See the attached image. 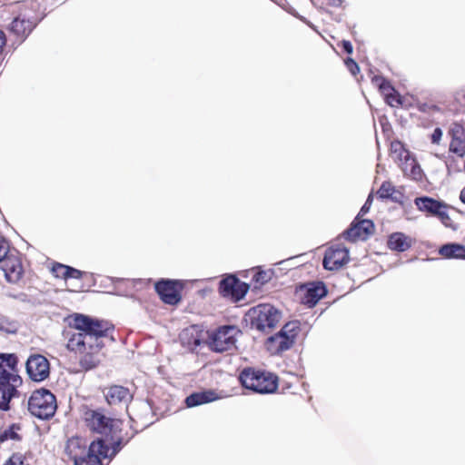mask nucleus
Returning a JSON list of instances; mask_svg holds the SVG:
<instances>
[{"mask_svg": "<svg viewBox=\"0 0 465 465\" xmlns=\"http://www.w3.org/2000/svg\"><path fill=\"white\" fill-rule=\"evenodd\" d=\"M153 421H147V420H144L143 422V425L146 427L148 426L149 424H152Z\"/></svg>", "mask_w": 465, "mask_h": 465, "instance_id": "nucleus-51", "label": "nucleus"}, {"mask_svg": "<svg viewBox=\"0 0 465 465\" xmlns=\"http://www.w3.org/2000/svg\"><path fill=\"white\" fill-rule=\"evenodd\" d=\"M449 134L451 137L450 152L463 157L465 155V127L459 123H453L450 127Z\"/></svg>", "mask_w": 465, "mask_h": 465, "instance_id": "nucleus-16", "label": "nucleus"}, {"mask_svg": "<svg viewBox=\"0 0 465 465\" xmlns=\"http://www.w3.org/2000/svg\"><path fill=\"white\" fill-rule=\"evenodd\" d=\"M292 345V336L289 338L278 333L270 336L265 342L267 351L273 355L288 351Z\"/></svg>", "mask_w": 465, "mask_h": 465, "instance_id": "nucleus-19", "label": "nucleus"}, {"mask_svg": "<svg viewBox=\"0 0 465 465\" xmlns=\"http://www.w3.org/2000/svg\"><path fill=\"white\" fill-rule=\"evenodd\" d=\"M391 153L392 158L398 162L399 165L410 158L412 154L410 151L404 148L403 144L400 141H394L391 143Z\"/></svg>", "mask_w": 465, "mask_h": 465, "instance_id": "nucleus-28", "label": "nucleus"}, {"mask_svg": "<svg viewBox=\"0 0 465 465\" xmlns=\"http://www.w3.org/2000/svg\"><path fill=\"white\" fill-rule=\"evenodd\" d=\"M35 26V23L33 20L19 15L12 21L10 31L23 41Z\"/></svg>", "mask_w": 465, "mask_h": 465, "instance_id": "nucleus-22", "label": "nucleus"}, {"mask_svg": "<svg viewBox=\"0 0 465 465\" xmlns=\"http://www.w3.org/2000/svg\"><path fill=\"white\" fill-rule=\"evenodd\" d=\"M329 4L332 6L338 7L342 4V0H328Z\"/></svg>", "mask_w": 465, "mask_h": 465, "instance_id": "nucleus-48", "label": "nucleus"}, {"mask_svg": "<svg viewBox=\"0 0 465 465\" xmlns=\"http://www.w3.org/2000/svg\"><path fill=\"white\" fill-rule=\"evenodd\" d=\"M442 137V131L440 128L437 127L433 130V133L431 134V143H439L440 139Z\"/></svg>", "mask_w": 465, "mask_h": 465, "instance_id": "nucleus-43", "label": "nucleus"}, {"mask_svg": "<svg viewBox=\"0 0 465 465\" xmlns=\"http://www.w3.org/2000/svg\"><path fill=\"white\" fill-rule=\"evenodd\" d=\"M80 411L86 427L93 432L107 437L116 426V420L106 416L101 409L93 410L83 405Z\"/></svg>", "mask_w": 465, "mask_h": 465, "instance_id": "nucleus-6", "label": "nucleus"}, {"mask_svg": "<svg viewBox=\"0 0 465 465\" xmlns=\"http://www.w3.org/2000/svg\"><path fill=\"white\" fill-rule=\"evenodd\" d=\"M19 328V322L6 316H0V331L6 333H15Z\"/></svg>", "mask_w": 465, "mask_h": 465, "instance_id": "nucleus-30", "label": "nucleus"}, {"mask_svg": "<svg viewBox=\"0 0 465 465\" xmlns=\"http://www.w3.org/2000/svg\"><path fill=\"white\" fill-rule=\"evenodd\" d=\"M373 81L376 83V84L379 86L381 92L387 97L389 94L395 93L394 88L391 85V84L386 81L382 77L375 76L373 78Z\"/></svg>", "mask_w": 465, "mask_h": 465, "instance_id": "nucleus-33", "label": "nucleus"}, {"mask_svg": "<svg viewBox=\"0 0 465 465\" xmlns=\"http://www.w3.org/2000/svg\"><path fill=\"white\" fill-rule=\"evenodd\" d=\"M106 452L100 442H91L85 458H83L74 465H102L101 459H106Z\"/></svg>", "mask_w": 465, "mask_h": 465, "instance_id": "nucleus-21", "label": "nucleus"}, {"mask_svg": "<svg viewBox=\"0 0 465 465\" xmlns=\"http://www.w3.org/2000/svg\"><path fill=\"white\" fill-rule=\"evenodd\" d=\"M249 290V286L241 282L236 276L229 275L223 279L219 284V292L222 296L234 301L242 299Z\"/></svg>", "mask_w": 465, "mask_h": 465, "instance_id": "nucleus-9", "label": "nucleus"}, {"mask_svg": "<svg viewBox=\"0 0 465 465\" xmlns=\"http://www.w3.org/2000/svg\"><path fill=\"white\" fill-rule=\"evenodd\" d=\"M71 327L76 331L67 332V349L70 351H85L86 346L92 350H101L104 343L101 338L106 337L113 326L105 321L88 315L75 313L72 316Z\"/></svg>", "mask_w": 465, "mask_h": 465, "instance_id": "nucleus-1", "label": "nucleus"}, {"mask_svg": "<svg viewBox=\"0 0 465 465\" xmlns=\"http://www.w3.org/2000/svg\"><path fill=\"white\" fill-rule=\"evenodd\" d=\"M386 100H387V103L391 106H394L395 104H401V98L399 97L398 94H395L394 93L389 94V96L386 97Z\"/></svg>", "mask_w": 465, "mask_h": 465, "instance_id": "nucleus-42", "label": "nucleus"}, {"mask_svg": "<svg viewBox=\"0 0 465 465\" xmlns=\"http://www.w3.org/2000/svg\"><path fill=\"white\" fill-rule=\"evenodd\" d=\"M0 262L1 269L7 282L15 283L21 279L23 268L16 257L6 255Z\"/></svg>", "mask_w": 465, "mask_h": 465, "instance_id": "nucleus-18", "label": "nucleus"}, {"mask_svg": "<svg viewBox=\"0 0 465 465\" xmlns=\"http://www.w3.org/2000/svg\"><path fill=\"white\" fill-rule=\"evenodd\" d=\"M101 350H92L86 346L85 351H74L75 352H80L83 356L80 358L79 364L81 368L84 371H89L94 369L100 362L99 351Z\"/></svg>", "mask_w": 465, "mask_h": 465, "instance_id": "nucleus-23", "label": "nucleus"}, {"mask_svg": "<svg viewBox=\"0 0 465 465\" xmlns=\"http://www.w3.org/2000/svg\"><path fill=\"white\" fill-rule=\"evenodd\" d=\"M460 95L462 96L463 103H464V104H465V88L461 90V92H460Z\"/></svg>", "mask_w": 465, "mask_h": 465, "instance_id": "nucleus-50", "label": "nucleus"}, {"mask_svg": "<svg viewBox=\"0 0 465 465\" xmlns=\"http://www.w3.org/2000/svg\"><path fill=\"white\" fill-rule=\"evenodd\" d=\"M176 281L164 279L155 283V291L164 303L174 305L180 302L181 296L176 289Z\"/></svg>", "mask_w": 465, "mask_h": 465, "instance_id": "nucleus-15", "label": "nucleus"}, {"mask_svg": "<svg viewBox=\"0 0 465 465\" xmlns=\"http://www.w3.org/2000/svg\"><path fill=\"white\" fill-rule=\"evenodd\" d=\"M239 380L241 384L254 392L266 394L277 389V379L272 374L252 368L243 369Z\"/></svg>", "mask_w": 465, "mask_h": 465, "instance_id": "nucleus-4", "label": "nucleus"}, {"mask_svg": "<svg viewBox=\"0 0 465 465\" xmlns=\"http://www.w3.org/2000/svg\"><path fill=\"white\" fill-rule=\"evenodd\" d=\"M65 451L73 460L74 464L83 458L86 457L88 449H86V442L84 439L79 437H73L68 440Z\"/></svg>", "mask_w": 465, "mask_h": 465, "instance_id": "nucleus-20", "label": "nucleus"}, {"mask_svg": "<svg viewBox=\"0 0 465 465\" xmlns=\"http://www.w3.org/2000/svg\"><path fill=\"white\" fill-rule=\"evenodd\" d=\"M388 246L391 250L397 252H404L410 248L407 237L402 232L392 233L388 240Z\"/></svg>", "mask_w": 465, "mask_h": 465, "instance_id": "nucleus-27", "label": "nucleus"}, {"mask_svg": "<svg viewBox=\"0 0 465 465\" xmlns=\"http://www.w3.org/2000/svg\"><path fill=\"white\" fill-rule=\"evenodd\" d=\"M238 330L234 326L225 325L207 334L206 344L215 352H224L235 348Z\"/></svg>", "mask_w": 465, "mask_h": 465, "instance_id": "nucleus-7", "label": "nucleus"}, {"mask_svg": "<svg viewBox=\"0 0 465 465\" xmlns=\"http://www.w3.org/2000/svg\"><path fill=\"white\" fill-rule=\"evenodd\" d=\"M282 319V312L273 305L260 303L248 310L245 321L250 328L262 333L272 331Z\"/></svg>", "mask_w": 465, "mask_h": 465, "instance_id": "nucleus-3", "label": "nucleus"}, {"mask_svg": "<svg viewBox=\"0 0 465 465\" xmlns=\"http://www.w3.org/2000/svg\"><path fill=\"white\" fill-rule=\"evenodd\" d=\"M17 357L14 353L0 354V410L8 411L22 379L16 374Z\"/></svg>", "mask_w": 465, "mask_h": 465, "instance_id": "nucleus-2", "label": "nucleus"}, {"mask_svg": "<svg viewBox=\"0 0 465 465\" xmlns=\"http://www.w3.org/2000/svg\"><path fill=\"white\" fill-rule=\"evenodd\" d=\"M414 203L419 211L439 218L445 226H449L450 218L447 212L448 204L444 202L429 196H420L414 199Z\"/></svg>", "mask_w": 465, "mask_h": 465, "instance_id": "nucleus-8", "label": "nucleus"}, {"mask_svg": "<svg viewBox=\"0 0 465 465\" xmlns=\"http://www.w3.org/2000/svg\"><path fill=\"white\" fill-rule=\"evenodd\" d=\"M26 371L33 381H42L49 376V361L43 355H31L26 361Z\"/></svg>", "mask_w": 465, "mask_h": 465, "instance_id": "nucleus-12", "label": "nucleus"}, {"mask_svg": "<svg viewBox=\"0 0 465 465\" xmlns=\"http://www.w3.org/2000/svg\"><path fill=\"white\" fill-rule=\"evenodd\" d=\"M371 202H372V196L369 195V197L367 198L364 205L361 207L360 213H362V214L366 213L369 211V209H370Z\"/></svg>", "mask_w": 465, "mask_h": 465, "instance_id": "nucleus-44", "label": "nucleus"}, {"mask_svg": "<svg viewBox=\"0 0 465 465\" xmlns=\"http://www.w3.org/2000/svg\"><path fill=\"white\" fill-rule=\"evenodd\" d=\"M216 399V394L213 391L193 392L186 397L185 404L188 408H193L202 404L212 402Z\"/></svg>", "mask_w": 465, "mask_h": 465, "instance_id": "nucleus-24", "label": "nucleus"}, {"mask_svg": "<svg viewBox=\"0 0 465 465\" xmlns=\"http://www.w3.org/2000/svg\"><path fill=\"white\" fill-rule=\"evenodd\" d=\"M84 272L78 269L68 266V273L67 279H81L83 277Z\"/></svg>", "mask_w": 465, "mask_h": 465, "instance_id": "nucleus-41", "label": "nucleus"}, {"mask_svg": "<svg viewBox=\"0 0 465 465\" xmlns=\"http://www.w3.org/2000/svg\"><path fill=\"white\" fill-rule=\"evenodd\" d=\"M140 409L146 413L151 412V407L147 403H142Z\"/></svg>", "mask_w": 465, "mask_h": 465, "instance_id": "nucleus-47", "label": "nucleus"}, {"mask_svg": "<svg viewBox=\"0 0 465 465\" xmlns=\"http://www.w3.org/2000/svg\"><path fill=\"white\" fill-rule=\"evenodd\" d=\"M297 293L301 302L309 308L314 307L318 302L326 295L327 290L325 285L321 282H309L302 285Z\"/></svg>", "mask_w": 465, "mask_h": 465, "instance_id": "nucleus-10", "label": "nucleus"}, {"mask_svg": "<svg viewBox=\"0 0 465 465\" xmlns=\"http://www.w3.org/2000/svg\"><path fill=\"white\" fill-rule=\"evenodd\" d=\"M349 261V250L337 244L330 247L324 254L322 264L324 269L335 271L341 268Z\"/></svg>", "mask_w": 465, "mask_h": 465, "instance_id": "nucleus-11", "label": "nucleus"}, {"mask_svg": "<svg viewBox=\"0 0 465 465\" xmlns=\"http://www.w3.org/2000/svg\"><path fill=\"white\" fill-rule=\"evenodd\" d=\"M460 199L463 203H465V187L461 190L460 193Z\"/></svg>", "mask_w": 465, "mask_h": 465, "instance_id": "nucleus-49", "label": "nucleus"}, {"mask_svg": "<svg viewBox=\"0 0 465 465\" xmlns=\"http://www.w3.org/2000/svg\"><path fill=\"white\" fill-rule=\"evenodd\" d=\"M393 188L394 186L392 185L391 183L383 182L377 192L379 198L389 199V197L391 195Z\"/></svg>", "mask_w": 465, "mask_h": 465, "instance_id": "nucleus-34", "label": "nucleus"}, {"mask_svg": "<svg viewBox=\"0 0 465 465\" xmlns=\"http://www.w3.org/2000/svg\"><path fill=\"white\" fill-rule=\"evenodd\" d=\"M389 199L391 200L393 203L402 204L404 200V194L394 187L391 192V195L389 197Z\"/></svg>", "mask_w": 465, "mask_h": 465, "instance_id": "nucleus-39", "label": "nucleus"}, {"mask_svg": "<svg viewBox=\"0 0 465 465\" xmlns=\"http://www.w3.org/2000/svg\"><path fill=\"white\" fill-rule=\"evenodd\" d=\"M52 272L56 278L67 280L68 266L62 263H56L53 266Z\"/></svg>", "mask_w": 465, "mask_h": 465, "instance_id": "nucleus-36", "label": "nucleus"}, {"mask_svg": "<svg viewBox=\"0 0 465 465\" xmlns=\"http://www.w3.org/2000/svg\"><path fill=\"white\" fill-rule=\"evenodd\" d=\"M439 253L447 259H465V245L456 242L443 244Z\"/></svg>", "mask_w": 465, "mask_h": 465, "instance_id": "nucleus-26", "label": "nucleus"}, {"mask_svg": "<svg viewBox=\"0 0 465 465\" xmlns=\"http://www.w3.org/2000/svg\"><path fill=\"white\" fill-rule=\"evenodd\" d=\"M342 48L347 54H351L353 51L352 45L350 41L343 40L341 42Z\"/></svg>", "mask_w": 465, "mask_h": 465, "instance_id": "nucleus-46", "label": "nucleus"}, {"mask_svg": "<svg viewBox=\"0 0 465 465\" xmlns=\"http://www.w3.org/2000/svg\"><path fill=\"white\" fill-rule=\"evenodd\" d=\"M208 332L198 325L189 326L182 331L179 335L182 345L190 351L195 350L203 342H206Z\"/></svg>", "mask_w": 465, "mask_h": 465, "instance_id": "nucleus-14", "label": "nucleus"}, {"mask_svg": "<svg viewBox=\"0 0 465 465\" xmlns=\"http://www.w3.org/2000/svg\"><path fill=\"white\" fill-rule=\"evenodd\" d=\"M405 176L414 180V181H421L422 179V170L418 163L417 160L411 155L410 158L405 159L400 166Z\"/></svg>", "mask_w": 465, "mask_h": 465, "instance_id": "nucleus-25", "label": "nucleus"}, {"mask_svg": "<svg viewBox=\"0 0 465 465\" xmlns=\"http://www.w3.org/2000/svg\"><path fill=\"white\" fill-rule=\"evenodd\" d=\"M56 408L54 395L46 389L34 391L28 400V411L32 415L41 420L52 418L55 413Z\"/></svg>", "mask_w": 465, "mask_h": 465, "instance_id": "nucleus-5", "label": "nucleus"}, {"mask_svg": "<svg viewBox=\"0 0 465 465\" xmlns=\"http://www.w3.org/2000/svg\"><path fill=\"white\" fill-rule=\"evenodd\" d=\"M19 429H20L19 426H17L15 424H12L7 429L3 430L0 433V443L4 442L5 440H16V441L20 440L21 436L17 433V430Z\"/></svg>", "mask_w": 465, "mask_h": 465, "instance_id": "nucleus-31", "label": "nucleus"}, {"mask_svg": "<svg viewBox=\"0 0 465 465\" xmlns=\"http://www.w3.org/2000/svg\"><path fill=\"white\" fill-rule=\"evenodd\" d=\"M272 272L269 271L257 272L252 276V281L260 285H263L271 280Z\"/></svg>", "mask_w": 465, "mask_h": 465, "instance_id": "nucleus-35", "label": "nucleus"}, {"mask_svg": "<svg viewBox=\"0 0 465 465\" xmlns=\"http://www.w3.org/2000/svg\"><path fill=\"white\" fill-rule=\"evenodd\" d=\"M106 402L110 406H126L132 401L133 394L128 388L121 385H111L103 390Z\"/></svg>", "mask_w": 465, "mask_h": 465, "instance_id": "nucleus-13", "label": "nucleus"}, {"mask_svg": "<svg viewBox=\"0 0 465 465\" xmlns=\"http://www.w3.org/2000/svg\"><path fill=\"white\" fill-rule=\"evenodd\" d=\"M9 251V244L8 242L4 239L0 238V262L5 258Z\"/></svg>", "mask_w": 465, "mask_h": 465, "instance_id": "nucleus-40", "label": "nucleus"}, {"mask_svg": "<svg viewBox=\"0 0 465 465\" xmlns=\"http://www.w3.org/2000/svg\"><path fill=\"white\" fill-rule=\"evenodd\" d=\"M93 442H100L101 445L104 448V451L106 452V459L112 460L122 449L123 446V440L122 438H118L117 440H114L111 443V446L109 447L108 444H106L105 440L102 438H99Z\"/></svg>", "mask_w": 465, "mask_h": 465, "instance_id": "nucleus-29", "label": "nucleus"}, {"mask_svg": "<svg viewBox=\"0 0 465 465\" xmlns=\"http://www.w3.org/2000/svg\"><path fill=\"white\" fill-rule=\"evenodd\" d=\"M374 228V224L371 220H362L359 223H352L350 228L343 232L342 236L350 241L355 242L358 239L365 240Z\"/></svg>", "mask_w": 465, "mask_h": 465, "instance_id": "nucleus-17", "label": "nucleus"}, {"mask_svg": "<svg viewBox=\"0 0 465 465\" xmlns=\"http://www.w3.org/2000/svg\"><path fill=\"white\" fill-rule=\"evenodd\" d=\"M345 64L352 75H356L360 72L358 64L352 58H347L345 60Z\"/></svg>", "mask_w": 465, "mask_h": 465, "instance_id": "nucleus-38", "label": "nucleus"}, {"mask_svg": "<svg viewBox=\"0 0 465 465\" xmlns=\"http://www.w3.org/2000/svg\"><path fill=\"white\" fill-rule=\"evenodd\" d=\"M6 39L4 32L0 30V60H2L4 46L5 45Z\"/></svg>", "mask_w": 465, "mask_h": 465, "instance_id": "nucleus-45", "label": "nucleus"}, {"mask_svg": "<svg viewBox=\"0 0 465 465\" xmlns=\"http://www.w3.org/2000/svg\"><path fill=\"white\" fill-rule=\"evenodd\" d=\"M298 323L295 322H291L284 324L277 333L289 338L292 336V341L294 343L295 338L298 334Z\"/></svg>", "mask_w": 465, "mask_h": 465, "instance_id": "nucleus-32", "label": "nucleus"}, {"mask_svg": "<svg viewBox=\"0 0 465 465\" xmlns=\"http://www.w3.org/2000/svg\"><path fill=\"white\" fill-rule=\"evenodd\" d=\"M4 465H28V464L25 462V460L21 455L14 454L5 462Z\"/></svg>", "mask_w": 465, "mask_h": 465, "instance_id": "nucleus-37", "label": "nucleus"}]
</instances>
